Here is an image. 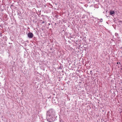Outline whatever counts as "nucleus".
Returning a JSON list of instances; mask_svg holds the SVG:
<instances>
[{
    "label": "nucleus",
    "instance_id": "obj_1",
    "mask_svg": "<svg viewBox=\"0 0 122 122\" xmlns=\"http://www.w3.org/2000/svg\"><path fill=\"white\" fill-rule=\"evenodd\" d=\"M28 36L29 38H32L33 36V34L31 32L29 33L28 35Z\"/></svg>",
    "mask_w": 122,
    "mask_h": 122
},
{
    "label": "nucleus",
    "instance_id": "obj_2",
    "mask_svg": "<svg viewBox=\"0 0 122 122\" xmlns=\"http://www.w3.org/2000/svg\"><path fill=\"white\" fill-rule=\"evenodd\" d=\"M114 11H113L111 10L110 12V14L111 15L114 14Z\"/></svg>",
    "mask_w": 122,
    "mask_h": 122
},
{
    "label": "nucleus",
    "instance_id": "obj_3",
    "mask_svg": "<svg viewBox=\"0 0 122 122\" xmlns=\"http://www.w3.org/2000/svg\"><path fill=\"white\" fill-rule=\"evenodd\" d=\"M103 20L102 19H101L100 20V22H102V21Z\"/></svg>",
    "mask_w": 122,
    "mask_h": 122
},
{
    "label": "nucleus",
    "instance_id": "obj_4",
    "mask_svg": "<svg viewBox=\"0 0 122 122\" xmlns=\"http://www.w3.org/2000/svg\"><path fill=\"white\" fill-rule=\"evenodd\" d=\"M2 36V34L1 33H0V36Z\"/></svg>",
    "mask_w": 122,
    "mask_h": 122
},
{
    "label": "nucleus",
    "instance_id": "obj_5",
    "mask_svg": "<svg viewBox=\"0 0 122 122\" xmlns=\"http://www.w3.org/2000/svg\"><path fill=\"white\" fill-rule=\"evenodd\" d=\"M52 115V114H51V115L49 114V116L50 117Z\"/></svg>",
    "mask_w": 122,
    "mask_h": 122
},
{
    "label": "nucleus",
    "instance_id": "obj_6",
    "mask_svg": "<svg viewBox=\"0 0 122 122\" xmlns=\"http://www.w3.org/2000/svg\"><path fill=\"white\" fill-rule=\"evenodd\" d=\"M44 23V21H43L42 22V23Z\"/></svg>",
    "mask_w": 122,
    "mask_h": 122
},
{
    "label": "nucleus",
    "instance_id": "obj_7",
    "mask_svg": "<svg viewBox=\"0 0 122 122\" xmlns=\"http://www.w3.org/2000/svg\"><path fill=\"white\" fill-rule=\"evenodd\" d=\"M118 62H117V64H118Z\"/></svg>",
    "mask_w": 122,
    "mask_h": 122
},
{
    "label": "nucleus",
    "instance_id": "obj_8",
    "mask_svg": "<svg viewBox=\"0 0 122 122\" xmlns=\"http://www.w3.org/2000/svg\"><path fill=\"white\" fill-rule=\"evenodd\" d=\"M51 112V111H50L49 112Z\"/></svg>",
    "mask_w": 122,
    "mask_h": 122
},
{
    "label": "nucleus",
    "instance_id": "obj_9",
    "mask_svg": "<svg viewBox=\"0 0 122 122\" xmlns=\"http://www.w3.org/2000/svg\"><path fill=\"white\" fill-rule=\"evenodd\" d=\"M92 72V71H90V72Z\"/></svg>",
    "mask_w": 122,
    "mask_h": 122
},
{
    "label": "nucleus",
    "instance_id": "obj_10",
    "mask_svg": "<svg viewBox=\"0 0 122 122\" xmlns=\"http://www.w3.org/2000/svg\"><path fill=\"white\" fill-rule=\"evenodd\" d=\"M52 115H53V113L52 112Z\"/></svg>",
    "mask_w": 122,
    "mask_h": 122
}]
</instances>
